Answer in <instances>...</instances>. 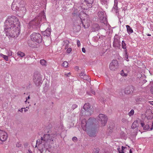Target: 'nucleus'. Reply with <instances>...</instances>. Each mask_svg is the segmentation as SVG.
<instances>
[{"label": "nucleus", "mask_w": 153, "mask_h": 153, "mask_svg": "<svg viewBox=\"0 0 153 153\" xmlns=\"http://www.w3.org/2000/svg\"><path fill=\"white\" fill-rule=\"evenodd\" d=\"M98 16L101 23L105 25L107 24V21L106 18L104 15V13L102 11H100L98 13Z\"/></svg>", "instance_id": "f8f14e48"}, {"label": "nucleus", "mask_w": 153, "mask_h": 153, "mask_svg": "<svg viewBox=\"0 0 153 153\" xmlns=\"http://www.w3.org/2000/svg\"><path fill=\"white\" fill-rule=\"evenodd\" d=\"M21 0H14L12 6L11 8L13 10L18 11L19 13L23 16L25 15L26 11L25 5L22 4Z\"/></svg>", "instance_id": "7ed1b4c3"}, {"label": "nucleus", "mask_w": 153, "mask_h": 153, "mask_svg": "<svg viewBox=\"0 0 153 153\" xmlns=\"http://www.w3.org/2000/svg\"><path fill=\"white\" fill-rule=\"evenodd\" d=\"M89 6V5L88 4H87L86 2H85V3L82 4L81 7L82 9L84 10H87L89 8L92 7Z\"/></svg>", "instance_id": "6ab92c4d"}, {"label": "nucleus", "mask_w": 153, "mask_h": 153, "mask_svg": "<svg viewBox=\"0 0 153 153\" xmlns=\"http://www.w3.org/2000/svg\"><path fill=\"white\" fill-rule=\"evenodd\" d=\"M91 93L92 94H94V95L95 94V92L93 90H91Z\"/></svg>", "instance_id": "5fc2aeb1"}, {"label": "nucleus", "mask_w": 153, "mask_h": 153, "mask_svg": "<svg viewBox=\"0 0 153 153\" xmlns=\"http://www.w3.org/2000/svg\"><path fill=\"white\" fill-rule=\"evenodd\" d=\"M16 54L17 56H18L19 57L21 58L25 56V54L24 53L20 51H18L17 52Z\"/></svg>", "instance_id": "4be33fe9"}, {"label": "nucleus", "mask_w": 153, "mask_h": 153, "mask_svg": "<svg viewBox=\"0 0 153 153\" xmlns=\"http://www.w3.org/2000/svg\"><path fill=\"white\" fill-rule=\"evenodd\" d=\"M56 134H45L41 137L39 140L40 144H42L45 148L48 149L54 143L53 140L56 137Z\"/></svg>", "instance_id": "f03ea898"}, {"label": "nucleus", "mask_w": 153, "mask_h": 153, "mask_svg": "<svg viewBox=\"0 0 153 153\" xmlns=\"http://www.w3.org/2000/svg\"><path fill=\"white\" fill-rule=\"evenodd\" d=\"M101 3L102 4H105L107 2V0H100Z\"/></svg>", "instance_id": "a19ab883"}, {"label": "nucleus", "mask_w": 153, "mask_h": 153, "mask_svg": "<svg viewBox=\"0 0 153 153\" xmlns=\"http://www.w3.org/2000/svg\"><path fill=\"white\" fill-rule=\"evenodd\" d=\"M70 74V73H69L66 74V76H69V75Z\"/></svg>", "instance_id": "052dcab7"}, {"label": "nucleus", "mask_w": 153, "mask_h": 153, "mask_svg": "<svg viewBox=\"0 0 153 153\" xmlns=\"http://www.w3.org/2000/svg\"><path fill=\"white\" fill-rule=\"evenodd\" d=\"M122 122L125 123L127 121V120L125 118H123L122 119Z\"/></svg>", "instance_id": "8fccbe9b"}, {"label": "nucleus", "mask_w": 153, "mask_h": 153, "mask_svg": "<svg viewBox=\"0 0 153 153\" xmlns=\"http://www.w3.org/2000/svg\"><path fill=\"white\" fill-rule=\"evenodd\" d=\"M91 120L88 119L87 121L84 119L81 122V126L84 131H88V129H90L92 125V123L91 122Z\"/></svg>", "instance_id": "39448f33"}, {"label": "nucleus", "mask_w": 153, "mask_h": 153, "mask_svg": "<svg viewBox=\"0 0 153 153\" xmlns=\"http://www.w3.org/2000/svg\"><path fill=\"white\" fill-rule=\"evenodd\" d=\"M16 146L17 147H20L22 146V144L20 142H18L16 143Z\"/></svg>", "instance_id": "ea45409f"}, {"label": "nucleus", "mask_w": 153, "mask_h": 153, "mask_svg": "<svg viewBox=\"0 0 153 153\" xmlns=\"http://www.w3.org/2000/svg\"><path fill=\"white\" fill-rule=\"evenodd\" d=\"M59 126H58V128L59 129L62 130L63 128V124L62 123H60L59 124Z\"/></svg>", "instance_id": "58836bf2"}, {"label": "nucleus", "mask_w": 153, "mask_h": 153, "mask_svg": "<svg viewBox=\"0 0 153 153\" xmlns=\"http://www.w3.org/2000/svg\"><path fill=\"white\" fill-rule=\"evenodd\" d=\"M153 129V121H152V125L151 126V128H150V130H152Z\"/></svg>", "instance_id": "3c124183"}, {"label": "nucleus", "mask_w": 153, "mask_h": 153, "mask_svg": "<svg viewBox=\"0 0 153 153\" xmlns=\"http://www.w3.org/2000/svg\"><path fill=\"white\" fill-rule=\"evenodd\" d=\"M4 56H5L3 57V58L6 61H8L9 59L8 56L4 55Z\"/></svg>", "instance_id": "c03bdc74"}, {"label": "nucleus", "mask_w": 153, "mask_h": 153, "mask_svg": "<svg viewBox=\"0 0 153 153\" xmlns=\"http://www.w3.org/2000/svg\"><path fill=\"white\" fill-rule=\"evenodd\" d=\"M27 108L28 109L29 108L28 107H27L26 108H24V109H25L24 111L25 112H26L28 111V109H27Z\"/></svg>", "instance_id": "864d4df0"}, {"label": "nucleus", "mask_w": 153, "mask_h": 153, "mask_svg": "<svg viewBox=\"0 0 153 153\" xmlns=\"http://www.w3.org/2000/svg\"><path fill=\"white\" fill-rule=\"evenodd\" d=\"M108 119L107 117L102 114H100L97 118L98 122L101 124L102 126H104L105 125Z\"/></svg>", "instance_id": "0eeeda50"}, {"label": "nucleus", "mask_w": 153, "mask_h": 153, "mask_svg": "<svg viewBox=\"0 0 153 153\" xmlns=\"http://www.w3.org/2000/svg\"><path fill=\"white\" fill-rule=\"evenodd\" d=\"M118 62L117 60H113L110 64L109 68L112 71L116 70L118 68Z\"/></svg>", "instance_id": "9b49d317"}, {"label": "nucleus", "mask_w": 153, "mask_h": 153, "mask_svg": "<svg viewBox=\"0 0 153 153\" xmlns=\"http://www.w3.org/2000/svg\"><path fill=\"white\" fill-rule=\"evenodd\" d=\"M72 14L74 16L77 17L78 21H79L78 22V24H77L78 26H79L82 23L83 27L85 28H87L89 27L91 21L88 15L86 14V18L82 19L77 14L75 13H72Z\"/></svg>", "instance_id": "20e7f679"}, {"label": "nucleus", "mask_w": 153, "mask_h": 153, "mask_svg": "<svg viewBox=\"0 0 153 153\" xmlns=\"http://www.w3.org/2000/svg\"><path fill=\"white\" fill-rule=\"evenodd\" d=\"M26 99H30V96H28L27 98Z\"/></svg>", "instance_id": "0e129e2a"}, {"label": "nucleus", "mask_w": 153, "mask_h": 153, "mask_svg": "<svg viewBox=\"0 0 153 153\" xmlns=\"http://www.w3.org/2000/svg\"><path fill=\"white\" fill-rule=\"evenodd\" d=\"M82 78L83 79L86 80L88 81L90 80L89 76H87L85 74V75L83 76L82 77Z\"/></svg>", "instance_id": "2f4dec72"}, {"label": "nucleus", "mask_w": 153, "mask_h": 153, "mask_svg": "<svg viewBox=\"0 0 153 153\" xmlns=\"http://www.w3.org/2000/svg\"><path fill=\"white\" fill-rule=\"evenodd\" d=\"M149 116L147 117V119H151L153 117V114L152 113L151 111H149Z\"/></svg>", "instance_id": "c85d7f7f"}, {"label": "nucleus", "mask_w": 153, "mask_h": 153, "mask_svg": "<svg viewBox=\"0 0 153 153\" xmlns=\"http://www.w3.org/2000/svg\"><path fill=\"white\" fill-rule=\"evenodd\" d=\"M87 133L91 137H94L96 136V131H95L90 130V129H88Z\"/></svg>", "instance_id": "f3484780"}, {"label": "nucleus", "mask_w": 153, "mask_h": 153, "mask_svg": "<svg viewBox=\"0 0 153 153\" xmlns=\"http://www.w3.org/2000/svg\"><path fill=\"white\" fill-rule=\"evenodd\" d=\"M149 128V126L148 124L146 125L143 128L144 130H147Z\"/></svg>", "instance_id": "4c0bfd02"}, {"label": "nucleus", "mask_w": 153, "mask_h": 153, "mask_svg": "<svg viewBox=\"0 0 153 153\" xmlns=\"http://www.w3.org/2000/svg\"><path fill=\"white\" fill-rule=\"evenodd\" d=\"M117 1V0H114V4L112 9V10L114 11L116 13H118Z\"/></svg>", "instance_id": "a211bd4d"}, {"label": "nucleus", "mask_w": 153, "mask_h": 153, "mask_svg": "<svg viewBox=\"0 0 153 153\" xmlns=\"http://www.w3.org/2000/svg\"><path fill=\"white\" fill-rule=\"evenodd\" d=\"M77 107V105L75 104H73L71 107V108L74 110V109L76 108Z\"/></svg>", "instance_id": "79ce46f5"}, {"label": "nucleus", "mask_w": 153, "mask_h": 153, "mask_svg": "<svg viewBox=\"0 0 153 153\" xmlns=\"http://www.w3.org/2000/svg\"><path fill=\"white\" fill-rule=\"evenodd\" d=\"M40 19V17L38 16L30 21L29 23L30 26L33 27L35 26L39 27L40 23V21H39Z\"/></svg>", "instance_id": "9d476101"}, {"label": "nucleus", "mask_w": 153, "mask_h": 153, "mask_svg": "<svg viewBox=\"0 0 153 153\" xmlns=\"http://www.w3.org/2000/svg\"><path fill=\"white\" fill-rule=\"evenodd\" d=\"M129 153H132V152L131 149H130L129 151Z\"/></svg>", "instance_id": "e2e57ef3"}, {"label": "nucleus", "mask_w": 153, "mask_h": 153, "mask_svg": "<svg viewBox=\"0 0 153 153\" xmlns=\"http://www.w3.org/2000/svg\"><path fill=\"white\" fill-rule=\"evenodd\" d=\"M77 45L78 47H79L80 45V42L79 40H77Z\"/></svg>", "instance_id": "de8ad7c7"}, {"label": "nucleus", "mask_w": 153, "mask_h": 153, "mask_svg": "<svg viewBox=\"0 0 153 153\" xmlns=\"http://www.w3.org/2000/svg\"><path fill=\"white\" fill-rule=\"evenodd\" d=\"M6 54L8 55V56H11L13 54V52L10 50L6 49Z\"/></svg>", "instance_id": "a878e982"}, {"label": "nucleus", "mask_w": 153, "mask_h": 153, "mask_svg": "<svg viewBox=\"0 0 153 153\" xmlns=\"http://www.w3.org/2000/svg\"><path fill=\"white\" fill-rule=\"evenodd\" d=\"M29 45L31 47H35V46L34 45H32L31 44H30V43H29Z\"/></svg>", "instance_id": "6e6d98bb"}, {"label": "nucleus", "mask_w": 153, "mask_h": 153, "mask_svg": "<svg viewBox=\"0 0 153 153\" xmlns=\"http://www.w3.org/2000/svg\"><path fill=\"white\" fill-rule=\"evenodd\" d=\"M150 104L151 105H153V101L151 102L150 103Z\"/></svg>", "instance_id": "680f3d73"}, {"label": "nucleus", "mask_w": 153, "mask_h": 153, "mask_svg": "<svg viewBox=\"0 0 153 153\" xmlns=\"http://www.w3.org/2000/svg\"><path fill=\"white\" fill-rule=\"evenodd\" d=\"M82 52H83V53H85V48H82Z\"/></svg>", "instance_id": "603ef678"}, {"label": "nucleus", "mask_w": 153, "mask_h": 153, "mask_svg": "<svg viewBox=\"0 0 153 153\" xmlns=\"http://www.w3.org/2000/svg\"><path fill=\"white\" fill-rule=\"evenodd\" d=\"M27 99H26V100L25 101V102H26H26L27 101Z\"/></svg>", "instance_id": "338daca9"}, {"label": "nucleus", "mask_w": 153, "mask_h": 153, "mask_svg": "<svg viewBox=\"0 0 153 153\" xmlns=\"http://www.w3.org/2000/svg\"><path fill=\"white\" fill-rule=\"evenodd\" d=\"M99 149L98 148L94 149L93 150L92 153H99Z\"/></svg>", "instance_id": "c9c22d12"}, {"label": "nucleus", "mask_w": 153, "mask_h": 153, "mask_svg": "<svg viewBox=\"0 0 153 153\" xmlns=\"http://www.w3.org/2000/svg\"><path fill=\"white\" fill-rule=\"evenodd\" d=\"M48 24L46 23H45L40 26V28L42 30H45L47 28H48Z\"/></svg>", "instance_id": "aec40b11"}, {"label": "nucleus", "mask_w": 153, "mask_h": 153, "mask_svg": "<svg viewBox=\"0 0 153 153\" xmlns=\"http://www.w3.org/2000/svg\"><path fill=\"white\" fill-rule=\"evenodd\" d=\"M135 88L133 86H129L126 88L125 92L126 94H128L131 92H133Z\"/></svg>", "instance_id": "2eb2a0df"}, {"label": "nucleus", "mask_w": 153, "mask_h": 153, "mask_svg": "<svg viewBox=\"0 0 153 153\" xmlns=\"http://www.w3.org/2000/svg\"><path fill=\"white\" fill-rule=\"evenodd\" d=\"M134 113V110L132 109L131 110L130 112H129L128 114L129 116L133 115Z\"/></svg>", "instance_id": "e433bc0d"}, {"label": "nucleus", "mask_w": 153, "mask_h": 153, "mask_svg": "<svg viewBox=\"0 0 153 153\" xmlns=\"http://www.w3.org/2000/svg\"><path fill=\"white\" fill-rule=\"evenodd\" d=\"M85 74L84 71H82L81 73L80 74L79 76L82 78V77L83 76L85 75Z\"/></svg>", "instance_id": "37998d69"}, {"label": "nucleus", "mask_w": 153, "mask_h": 153, "mask_svg": "<svg viewBox=\"0 0 153 153\" xmlns=\"http://www.w3.org/2000/svg\"><path fill=\"white\" fill-rule=\"evenodd\" d=\"M24 109V108H22L21 109L19 110V111H20L22 112L23 111V109Z\"/></svg>", "instance_id": "13d9d810"}, {"label": "nucleus", "mask_w": 153, "mask_h": 153, "mask_svg": "<svg viewBox=\"0 0 153 153\" xmlns=\"http://www.w3.org/2000/svg\"><path fill=\"white\" fill-rule=\"evenodd\" d=\"M0 56L3 58V57L5 56L4 55L2 54V53H0Z\"/></svg>", "instance_id": "4d7b16f0"}, {"label": "nucleus", "mask_w": 153, "mask_h": 153, "mask_svg": "<svg viewBox=\"0 0 153 153\" xmlns=\"http://www.w3.org/2000/svg\"><path fill=\"white\" fill-rule=\"evenodd\" d=\"M40 63L41 65L43 66H46L47 65V62L44 59L40 60Z\"/></svg>", "instance_id": "bb28decb"}, {"label": "nucleus", "mask_w": 153, "mask_h": 153, "mask_svg": "<svg viewBox=\"0 0 153 153\" xmlns=\"http://www.w3.org/2000/svg\"><path fill=\"white\" fill-rule=\"evenodd\" d=\"M28 151L30 153H32V151H31L30 149H28Z\"/></svg>", "instance_id": "bf43d9fd"}, {"label": "nucleus", "mask_w": 153, "mask_h": 153, "mask_svg": "<svg viewBox=\"0 0 153 153\" xmlns=\"http://www.w3.org/2000/svg\"><path fill=\"white\" fill-rule=\"evenodd\" d=\"M126 52L125 54V59L127 61H128L129 59H128V56L127 54V53L126 51H125Z\"/></svg>", "instance_id": "f704fd0d"}, {"label": "nucleus", "mask_w": 153, "mask_h": 153, "mask_svg": "<svg viewBox=\"0 0 153 153\" xmlns=\"http://www.w3.org/2000/svg\"><path fill=\"white\" fill-rule=\"evenodd\" d=\"M31 40L38 43H41L42 41L41 35L38 33H33L30 35Z\"/></svg>", "instance_id": "423d86ee"}, {"label": "nucleus", "mask_w": 153, "mask_h": 153, "mask_svg": "<svg viewBox=\"0 0 153 153\" xmlns=\"http://www.w3.org/2000/svg\"><path fill=\"white\" fill-rule=\"evenodd\" d=\"M126 27L127 28V31L128 33L130 34L133 32V30L129 25H126Z\"/></svg>", "instance_id": "b1692460"}, {"label": "nucleus", "mask_w": 153, "mask_h": 153, "mask_svg": "<svg viewBox=\"0 0 153 153\" xmlns=\"http://www.w3.org/2000/svg\"><path fill=\"white\" fill-rule=\"evenodd\" d=\"M122 47L123 48L125 49V51H126V45L124 42V41L123 40L122 43Z\"/></svg>", "instance_id": "c756f323"}, {"label": "nucleus", "mask_w": 153, "mask_h": 153, "mask_svg": "<svg viewBox=\"0 0 153 153\" xmlns=\"http://www.w3.org/2000/svg\"><path fill=\"white\" fill-rule=\"evenodd\" d=\"M90 105L88 103H85L84 104L83 108L85 111V113H87V115H91L92 113V111L90 108Z\"/></svg>", "instance_id": "4468645a"}, {"label": "nucleus", "mask_w": 153, "mask_h": 153, "mask_svg": "<svg viewBox=\"0 0 153 153\" xmlns=\"http://www.w3.org/2000/svg\"><path fill=\"white\" fill-rule=\"evenodd\" d=\"M85 2L90 5L89 6L92 7V4L93 3L94 0H85Z\"/></svg>", "instance_id": "393cba45"}, {"label": "nucleus", "mask_w": 153, "mask_h": 153, "mask_svg": "<svg viewBox=\"0 0 153 153\" xmlns=\"http://www.w3.org/2000/svg\"><path fill=\"white\" fill-rule=\"evenodd\" d=\"M42 31L43 34L47 37L49 36L51 33V30L49 28H47L45 31Z\"/></svg>", "instance_id": "dca6fc26"}, {"label": "nucleus", "mask_w": 153, "mask_h": 153, "mask_svg": "<svg viewBox=\"0 0 153 153\" xmlns=\"http://www.w3.org/2000/svg\"><path fill=\"white\" fill-rule=\"evenodd\" d=\"M72 140L74 141H76L77 140V138L76 137H74L72 138Z\"/></svg>", "instance_id": "49530a36"}, {"label": "nucleus", "mask_w": 153, "mask_h": 153, "mask_svg": "<svg viewBox=\"0 0 153 153\" xmlns=\"http://www.w3.org/2000/svg\"><path fill=\"white\" fill-rule=\"evenodd\" d=\"M138 121L137 120L135 121L132 124L131 126V128L134 129L137 127L138 126Z\"/></svg>", "instance_id": "5701e85b"}, {"label": "nucleus", "mask_w": 153, "mask_h": 153, "mask_svg": "<svg viewBox=\"0 0 153 153\" xmlns=\"http://www.w3.org/2000/svg\"><path fill=\"white\" fill-rule=\"evenodd\" d=\"M4 30L6 36L10 37H17L19 34L20 27L19 20L14 16H8L5 23Z\"/></svg>", "instance_id": "f257e3e1"}, {"label": "nucleus", "mask_w": 153, "mask_h": 153, "mask_svg": "<svg viewBox=\"0 0 153 153\" xmlns=\"http://www.w3.org/2000/svg\"><path fill=\"white\" fill-rule=\"evenodd\" d=\"M63 42V45L65 46V48L66 49L68 47L69 42L68 41L66 40L64 41Z\"/></svg>", "instance_id": "cd10ccee"}, {"label": "nucleus", "mask_w": 153, "mask_h": 153, "mask_svg": "<svg viewBox=\"0 0 153 153\" xmlns=\"http://www.w3.org/2000/svg\"><path fill=\"white\" fill-rule=\"evenodd\" d=\"M62 66L65 67H67L68 66V63L66 61H64L62 64Z\"/></svg>", "instance_id": "72a5a7b5"}, {"label": "nucleus", "mask_w": 153, "mask_h": 153, "mask_svg": "<svg viewBox=\"0 0 153 153\" xmlns=\"http://www.w3.org/2000/svg\"><path fill=\"white\" fill-rule=\"evenodd\" d=\"M125 149V147H124L123 146H122V147L121 151L120 148V147L118 148L117 149L118 151L119 152V153H124V152H123V151Z\"/></svg>", "instance_id": "7c9ffc66"}, {"label": "nucleus", "mask_w": 153, "mask_h": 153, "mask_svg": "<svg viewBox=\"0 0 153 153\" xmlns=\"http://www.w3.org/2000/svg\"><path fill=\"white\" fill-rule=\"evenodd\" d=\"M140 124L141 125L142 127L143 128L144 126H145L144 123V122H141Z\"/></svg>", "instance_id": "09e8293b"}, {"label": "nucleus", "mask_w": 153, "mask_h": 153, "mask_svg": "<svg viewBox=\"0 0 153 153\" xmlns=\"http://www.w3.org/2000/svg\"><path fill=\"white\" fill-rule=\"evenodd\" d=\"M72 49L71 48H68L67 49V52L68 53H69L71 51Z\"/></svg>", "instance_id": "a18cd8bd"}, {"label": "nucleus", "mask_w": 153, "mask_h": 153, "mask_svg": "<svg viewBox=\"0 0 153 153\" xmlns=\"http://www.w3.org/2000/svg\"><path fill=\"white\" fill-rule=\"evenodd\" d=\"M120 74L123 76H126L127 75V74L126 73L124 72L123 70L120 71Z\"/></svg>", "instance_id": "473e14b6"}, {"label": "nucleus", "mask_w": 153, "mask_h": 153, "mask_svg": "<svg viewBox=\"0 0 153 153\" xmlns=\"http://www.w3.org/2000/svg\"><path fill=\"white\" fill-rule=\"evenodd\" d=\"M33 80L34 83L37 86L41 85L42 83V77L40 74L37 73L34 74Z\"/></svg>", "instance_id": "6e6552de"}, {"label": "nucleus", "mask_w": 153, "mask_h": 153, "mask_svg": "<svg viewBox=\"0 0 153 153\" xmlns=\"http://www.w3.org/2000/svg\"><path fill=\"white\" fill-rule=\"evenodd\" d=\"M7 138V133L4 131L0 129V141H5Z\"/></svg>", "instance_id": "ddd939ff"}, {"label": "nucleus", "mask_w": 153, "mask_h": 153, "mask_svg": "<svg viewBox=\"0 0 153 153\" xmlns=\"http://www.w3.org/2000/svg\"><path fill=\"white\" fill-rule=\"evenodd\" d=\"M93 31H95L98 30L100 28L99 25L97 24H94L92 26Z\"/></svg>", "instance_id": "412c9836"}, {"label": "nucleus", "mask_w": 153, "mask_h": 153, "mask_svg": "<svg viewBox=\"0 0 153 153\" xmlns=\"http://www.w3.org/2000/svg\"><path fill=\"white\" fill-rule=\"evenodd\" d=\"M38 142V140H37V141H36V144Z\"/></svg>", "instance_id": "774afa93"}, {"label": "nucleus", "mask_w": 153, "mask_h": 153, "mask_svg": "<svg viewBox=\"0 0 153 153\" xmlns=\"http://www.w3.org/2000/svg\"><path fill=\"white\" fill-rule=\"evenodd\" d=\"M147 35L148 36H151V34H147Z\"/></svg>", "instance_id": "69168bd1"}, {"label": "nucleus", "mask_w": 153, "mask_h": 153, "mask_svg": "<svg viewBox=\"0 0 153 153\" xmlns=\"http://www.w3.org/2000/svg\"><path fill=\"white\" fill-rule=\"evenodd\" d=\"M120 37L119 35L116 34L114 38L113 45L115 48H120Z\"/></svg>", "instance_id": "1a4fd4ad"}]
</instances>
